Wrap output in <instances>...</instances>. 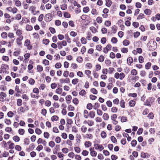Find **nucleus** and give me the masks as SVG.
Masks as SVG:
<instances>
[{
	"instance_id": "nucleus-47",
	"label": "nucleus",
	"mask_w": 160,
	"mask_h": 160,
	"mask_svg": "<svg viewBox=\"0 0 160 160\" xmlns=\"http://www.w3.org/2000/svg\"><path fill=\"white\" fill-rule=\"evenodd\" d=\"M74 149L76 152L78 153H80L81 151L80 148L77 147H75L74 148Z\"/></svg>"
},
{
	"instance_id": "nucleus-61",
	"label": "nucleus",
	"mask_w": 160,
	"mask_h": 160,
	"mask_svg": "<svg viewBox=\"0 0 160 160\" xmlns=\"http://www.w3.org/2000/svg\"><path fill=\"white\" fill-rule=\"evenodd\" d=\"M62 151L63 153H67L68 152V149L66 148H64L62 149Z\"/></svg>"
},
{
	"instance_id": "nucleus-31",
	"label": "nucleus",
	"mask_w": 160,
	"mask_h": 160,
	"mask_svg": "<svg viewBox=\"0 0 160 160\" xmlns=\"http://www.w3.org/2000/svg\"><path fill=\"white\" fill-rule=\"evenodd\" d=\"M62 90L61 88H58L56 89V92L58 94H61L62 92Z\"/></svg>"
},
{
	"instance_id": "nucleus-16",
	"label": "nucleus",
	"mask_w": 160,
	"mask_h": 160,
	"mask_svg": "<svg viewBox=\"0 0 160 160\" xmlns=\"http://www.w3.org/2000/svg\"><path fill=\"white\" fill-rule=\"evenodd\" d=\"M128 63L129 65H131L132 63L133 62V60L132 58L129 57L127 59Z\"/></svg>"
},
{
	"instance_id": "nucleus-19",
	"label": "nucleus",
	"mask_w": 160,
	"mask_h": 160,
	"mask_svg": "<svg viewBox=\"0 0 160 160\" xmlns=\"http://www.w3.org/2000/svg\"><path fill=\"white\" fill-rule=\"evenodd\" d=\"M1 37L3 39H6L8 37V34L5 32H3L1 34Z\"/></svg>"
},
{
	"instance_id": "nucleus-59",
	"label": "nucleus",
	"mask_w": 160,
	"mask_h": 160,
	"mask_svg": "<svg viewBox=\"0 0 160 160\" xmlns=\"http://www.w3.org/2000/svg\"><path fill=\"white\" fill-rule=\"evenodd\" d=\"M104 59V58L102 55H101L98 58V61L101 62H103Z\"/></svg>"
},
{
	"instance_id": "nucleus-14",
	"label": "nucleus",
	"mask_w": 160,
	"mask_h": 160,
	"mask_svg": "<svg viewBox=\"0 0 160 160\" xmlns=\"http://www.w3.org/2000/svg\"><path fill=\"white\" fill-rule=\"evenodd\" d=\"M86 123L89 126H92L94 124V122L91 120H88Z\"/></svg>"
},
{
	"instance_id": "nucleus-10",
	"label": "nucleus",
	"mask_w": 160,
	"mask_h": 160,
	"mask_svg": "<svg viewBox=\"0 0 160 160\" xmlns=\"http://www.w3.org/2000/svg\"><path fill=\"white\" fill-rule=\"evenodd\" d=\"M30 57V54L29 53H27L25 54L24 55V57L25 59L23 61V62L24 61L25 62H28V59Z\"/></svg>"
},
{
	"instance_id": "nucleus-42",
	"label": "nucleus",
	"mask_w": 160,
	"mask_h": 160,
	"mask_svg": "<svg viewBox=\"0 0 160 160\" xmlns=\"http://www.w3.org/2000/svg\"><path fill=\"white\" fill-rule=\"evenodd\" d=\"M68 108L69 110L71 111H73L75 109L74 107L71 105H69L68 106Z\"/></svg>"
},
{
	"instance_id": "nucleus-36",
	"label": "nucleus",
	"mask_w": 160,
	"mask_h": 160,
	"mask_svg": "<svg viewBox=\"0 0 160 160\" xmlns=\"http://www.w3.org/2000/svg\"><path fill=\"white\" fill-rule=\"evenodd\" d=\"M86 93V92L84 90H82L79 93L80 95L82 96H84Z\"/></svg>"
},
{
	"instance_id": "nucleus-6",
	"label": "nucleus",
	"mask_w": 160,
	"mask_h": 160,
	"mask_svg": "<svg viewBox=\"0 0 160 160\" xmlns=\"http://www.w3.org/2000/svg\"><path fill=\"white\" fill-rule=\"evenodd\" d=\"M23 37L22 36H18L16 39V41L18 45H21L22 44L21 41L23 39Z\"/></svg>"
},
{
	"instance_id": "nucleus-29",
	"label": "nucleus",
	"mask_w": 160,
	"mask_h": 160,
	"mask_svg": "<svg viewBox=\"0 0 160 160\" xmlns=\"http://www.w3.org/2000/svg\"><path fill=\"white\" fill-rule=\"evenodd\" d=\"M81 41L82 44H85L87 43V40L86 39L82 37L81 39Z\"/></svg>"
},
{
	"instance_id": "nucleus-58",
	"label": "nucleus",
	"mask_w": 160,
	"mask_h": 160,
	"mask_svg": "<svg viewBox=\"0 0 160 160\" xmlns=\"http://www.w3.org/2000/svg\"><path fill=\"white\" fill-rule=\"evenodd\" d=\"M111 139L112 141L114 143H116L117 142V140L116 138H115V137H114V136H112L111 137Z\"/></svg>"
},
{
	"instance_id": "nucleus-15",
	"label": "nucleus",
	"mask_w": 160,
	"mask_h": 160,
	"mask_svg": "<svg viewBox=\"0 0 160 160\" xmlns=\"http://www.w3.org/2000/svg\"><path fill=\"white\" fill-rule=\"evenodd\" d=\"M83 115L84 117L85 118H87L89 116L88 112L87 110H85L83 111Z\"/></svg>"
},
{
	"instance_id": "nucleus-62",
	"label": "nucleus",
	"mask_w": 160,
	"mask_h": 160,
	"mask_svg": "<svg viewBox=\"0 0 160 160\" xmlns=\"http://www.w3.org/2000/svg\"><path fill=\"white\" fill-rule=\"evenodd\" d=\"M14 113L12 111H9L7 113V116L10 118L12 117Z\"/></svg>"
},
{
	"instance_id": "nucleus-34",
	"label": "nucleus",
	"mask_w": 160,
	"mask_h": 160,
	"mask_svg": "<svg viewBox=\"0 0 160 160\" xmlns=\"http://www.w3.org/2000/svg\"><path fill=\"white\" fill-rule=\"evenodd\" d=\"M22 104V101L21 99H18L17 100V105L20 106Z\"/></svg>"
},
{
	"instance_id": "nucleus-35",
	"label": "nucleus",
	"mask_w": 160,
	"mask_h": 160,
	"mask_svg": "<svg viewBox=\"0 0 160 160\" xmlns=\"http://www.w3.org/2000/svg\"><path fill=\"white\" fill-rule=\"evenodd\" d=\"M101 137L103 138H105L106 137L107 134L106 132L104 131L102 132L101 133Z\"/></svg>"
},
{
	"instance_id": "nucleus-57",
	"label": "nucleus",
	"mask_w": 160,
	"mask_h": 160,
	"mask_svg": "<svg viewBox=\"0 0 160 160\" xmlns=\"http://www.w3.org/2000/svg\"><path fill=\"white\" fill-rule=\"evenodd\" d=\"M8 37L11 39L14 38V36L13 33L11 32H9L8 34Z\"/></svg>"
},
{
	"instance_id": "nucleus-8",
	"label": "nucleus",
	"mask_w": 160,
	"mask_h": 160,
	"mask_svg": "<svg viewBox=\"0 0 160 160\" xmlns=\"http://www.w3.org/2000/svg\"><path fill=\"white\" fill-rule=\"evenodd\" d=\"M89 150L90 152V154L92 157H95L97 155V153L94 150V148H89Z\"/></svg>"
},
{
	"instance_id": "nucleus-41",
	"label": "nucleus",
	"mask_w": 160,
	"mask_h": 160,
	"mask_svg": "<svg viewBox=\"0 0 160 160\" xmlns=\"http://www.w3.org/2000/svg\"><path fill=\"white\" fill-rule=\"evenodd\" d=\"M131 73L132 75H136L137 74L138 72L135 69H132L131 72Z\"/></svg>"
},
{
	"instance_id": "nucleus-64",
	"label": "nucleus",
	"mask_w": 160,
	"mask_h": 160,
	"mask_svg": "<svg viewBox=\"0 0 160 160\" xmlns=\"http://www.w3.org/2000/svg\"><path fill=\"white\" fill-rule=\"evenodd\" d=\"M35 132L38 135H40L42 133L41 130L39 128H37L35 130Z\"/></svg>"
},
{
	"instance_id": "nucleus-26",
	"label": "nucleus",
	"mask_w": 160,
	"mask_h": 160,
	"mask_svg": "<svg viewBox=\"0 0 160 160\" xmlns=\"http://www.w3.org/2000/svg\"><path fill=\"white\" fill-rule=\"evenodd\" d=\"M29 83L31 85H33L35 83L34 80L32 78H30L28 80Z\"/></svg>"
},
{
	"instance_id": "nucleus-27",
	"label": "nucleus",
	"mask_w": 160,
	"mask_h": 160,
	"mask_svg": "<svg viewBox=\"0 0 160 160\" xmlns=\"http://www.w3.org/2000/svg\"><path fill=\"white\" fill-rule=\"evenodd\" d=\"M102 118L103 119L105 120H108L109 118V116L107 113H104L103 115Z\"/></svg>"
},
{
	"instance_id": "nucleus-44",
	"label": "nucleus",
	"mask_w": 160,
	"mask_h": 160,
	"mask_svg": "<svg viewBox=\"0 0 160 160\" xmlns=\"http://www.w3.org/2000/svg\"><path fill=\"white\" fill-rule=\"evenodd\" d=\"M121 107L124 108H125V102L123 100H122L120 102Z\"/></svg>"
},
{
	"instance_id": "nucleus-9",
	"label": "nucleus",
	"mask_w": 160,
	"mask_h": 160,
	"mask_svg": "<svg viewBox=\"0 0 160 160\" xmlns=\"http://www.w3.org/2000/svg\"><path fill=\"white\" fill-rule=\"evenodd\" d=\"M35 10L36 8L33 6H31L29 8V10L31 11L33 15H35L37 13Z\"/></svg>"
},
{
	"instance_id": "nucleus-1",
	"label": "nucleus",
	"mask_w": 160,
	"mask_h": 160,
	"mask_svg": "<svg viewBox=\"0 0 160 160\" xmlns=\"http://www.w3.org/2000/svg\"><path fill=\"white\" fill-rule=\"evenodd\" d=\"M8 67V65L5 64H2L0 68V73H6L7 72V68Z\"/></svg>"
},
{
	"instance_id": "nucleus-50",
	"label": "nucleus",
	"mask_w": 160,
	"mask_h": 160,
	"mask_svg": "<svg viewBox=\"0 0 160 160\" xmlns=\"http://www.w3.org/2000/svg\"><path fill=\"white\" fill-rule=\"evenodd\" d=\"M90 91L93 94H96L98 93L97 90L94 88H92L91 89Z\"/></svg>"
},
{
	"instance_id": "nucleus-21",
	"label": "nucleus",
	"mask_w": 160,
	"mask_h": 160,
	"mask_svg": "<svg viewBox=\"0 0 160 160\" xmlns=\"http://www.w3.org/2000/svg\"><path fill=\"white\" fill-rule=\"evenodd\" d=\"M18 132L20 135H23L25 133V130L24 129L20 128L18 131Z\"/></svg>"
},
{
	"instance_id": "nucleus-5",
	"label": "nucleus",
	"mask_w": 160,
	"mask_h": 160,
	"mask_svg": "<svg viewBox=\"0 0 160 160\" xmlns=\"http://www.w3.org/2000/svg\"><path fill=\"white\" fill-rule=\"evenodd\" d=\"M52 19V15L51 13L47 14L45 16V20L46 22H49Z\"/></svg>"
},
{
	"instance_id": "nucleus-60",
	"label": "nucleus",
	"mask_w": 160,
	"mask_h": 160,
	"mask_svg": "<svg viewBox=\"0 0 160 160\" xmlns=\"http://www.w3.org/2000/svg\"><path fill=\"white\" fill-rule=\"evenodd\" d=\"M144 15L143 13H140L137 17L138 19H140L144 18Z\"/></svg>"
},
{
	"instance_id": "nucleus-52",
	"label": "nucleus",
	"mask_w": 160,
	"mask_h": 160,
	"mask_svg": "<svg viewBox=\"0 0 160 160\" xmlns=\"http://www.w3.org/2000/svg\"><path fill=\"white\" fill-rule=\"evenodd\" d=\"M118 108L116 107H113L111 109V111L113 113H116L117 112Z\"/></svg>"
},
{
	"instance_id": "nucleus-38",
	"label": "nucleus",
	"mask_w": 160,
	"mask_h": 160,
	"mask_svg": "<svg viewBox=\"0 0 160 160\" xmlns=\"http://www.w3.org/2000/svg\"><path fill=\"white\" fill-rule=\"evenodd\" d=\"M129 105L130 107H134L135 104V102L133 100H131L129 102Z\"/></svg>"
},
{
	"instance_id": "nucleus-45",
	"label": "nucleus",
	"mask_w": 160,
	"mask_h": 160,
	"mask_svg": "<svg viewBox=\"0 0 160 160\" xmlns=\"http://www.w3.org/2000/svg\"><path fill=\"white\" fill-rule=\"evenodd\" d=\"M79 81V80L78 78H75L73 79L72 81V83L73 85L76 84Z\"/></svg>"
},
{
	"instance_id": "nucleus-40",
	"label": "nucleus",
	"mask_w": 160,
	"mask_h": 160,
	"mask_svg": "<svg viewBox=\"0 0 160 160\" xmlns=\"http://www.w3.org/2000/svg\"><path fill=\"white\" fill-rule=\"evenodd\" d=\"M96 49L99 51H101L102 47L101 45H98L96 46Z\"/></svg>"
},
{
	"instance_id": "nucleus-11",
	"label": "nucleus",
	"mask_w": 160,
	"mask_h": 160,
	"mask_svg": "<svg viewBox=\"0 0 160 160\" xmlns=\"http://www.w3.org/2000/svg\"><path fill=\"white\" fill-rule=\"evenodd\" d=\"M7 143L9 144V147L10 149H12L14 148L15 145L14 143L12 142L11 141H9Z\"/></svg>"
},
{
	"instance_id": "nucleus-3",
	"label": "nucleus",
	"mask_w": 160,
	"mask_h": 160,
	"mask_svg": "<svg viewBox=\"0 0 160 160\" xmlns=\"http://www.w3.org/2000/svg\"><path fill=\"white\" fill-rule=\"evenodd\" d=\"M30 41L29 40L26 39L24 42V45L25 46L27 47V48L28 50H31L32 48V46L30 45Z\"/></svg>"
},
{
	"instance_id": "nucleus-2",
	"label": "nucleus",
	"mask_w": 160,
	"mask_h": 160,
	"mask_svg": "<svg viewBox=\"0 0 160 160\" xmlns=\"http://www.w3.org/2000/svg\"><path fill=\"white\" fill-rule=\"evenodd\" d=\"M94 146L96 150H99L100 151H101L104 148L102 144L96 143L94 144Z\"/></svg>"
},
{
	"instance_id": "nucleus-63",
	"label": "nucleus",
	"mask_w": 160,
	"mask_h": 160,
	"mask_svg": "<svg viewBox=\"0 0 160 160\" xmlns=\"http://www.w3.org/2000/svg\"><path fill=\"white\" fill-rule=\"evenodd\" d=\"M96 21L98 23H102V18L100 17H98L96 19Z\"/></svg>"
},
{
	"instance_id": "nucleus-24",
	"label": "nucleus",
	"mask_w": 160,
	"mask_h": 160,
	"mask_svg": "<svg viewBox=\"0 0 160 160\" xmlns=\"http://www.w3.org/2000/svg\"><path fill=\"white\" fill-rule=\"evenodd\" d=\"M89 117L92 118H93L95 116V113L93 111H90L89 112Z\"/></svg>"
},
{
	"instance_id": "nucleus-12",
	"label": "nucleus",
	"mask_w": 160,
	"mask_h": 160,
	"mask_svg": "<svg viewBox=\"0 0 160 160\" xmlns=\"http://www.w3.org/2000/svg\"><path fill=\"white\" fill-rule=\"evenodd\" d=\"M72 98V97L70 95H68L66 97L65 99L67 101V103L69 104L71 102Z\"/></svg>"
},
{
	"instance_id": "nucleus-32",
	"label": "nucleus",
	"mask_w": 160,
	"mask_h": 160,
	"mask_svg": "<svg viewBox=\"0 0 160 160\" xmlns=\"http://www.w3.org/2000/svg\"><path fill=\"white\" fill-rule=\"evenodd\" d=\"M4 121V122L8 125L11 124L12 122L10 120L7 118L5 119Z\"/></svg>"
},
{
	"instance_id": "nucleus-49",
	"label": "nucleus",
	"mask_w": 160,
	"mask_h": 160,
	"mask_svg": "<svg viewBox=\"0 0 160 160\" xmlns=\"http://www.w3.org/2000/svg\"><path fill=\"white\" fill-rule=\"evenodd\" d=\"M22 31L20 29H17L16 32V35L19 36H21V35L22 34Z\"/></svg>"
},
{
	"instance_id": "nucleus-13",
	"label": "nucleus",
	"mask_w": 160,
	"mask_h": 160,
	"mask_svg": "<svg viewBox=\"0 0 160 160\" xmlns=\"http://www.w3.org/2000/svg\"><path fill=\"white\" fill-rule=\"evenodd\" d=\"M90 30L92 33H95L98 32L97 29L95 27L92 26L90 28Z\"/></svg>"
},
{
	"instance_id": "nucleus-54",
	"label": "nucleus",
	"mask_w": 160,
	"mask_h": 160,
	"mask_svg": "<svg viewBox=\"0 0 160 160\" xmlns=\"http://www.w3.org/2000/svg\"><path fill=\"white\" fill-rule=\"evenodd\" d=\"M64 17L67 18H70L71 15L68 12H65L63 15Z\"/></svg>"
},
{
	"instance_id": "nucleus-39",
	"label": "nucleus",
	"mask_w": 160,
	"mask_h": 160,
	"mask_svg": "<svg viewBox=\"0 0 160 160\" xmlns=\"http://www.w3.org/2000/svg\"><path fill=\"white\" fill-rule=\"evenodd\" d=\"M106 0V5L108 7H110L111 4H112V2L111 0Z\"/></svg>"
},
{
	"instance_id": "nucleus-20",
	"label": "nucleus",
	"mask_w": 160,
	"mask_h": 160,
	"mask_svg": "<svg viewBox=\"0 0 160 160\" xmlns=\"http://www.w3.org/2000/svg\"><path fill=\"white\" fill-rule=\"evenodd\" d=\"M121 121L122 122H126L127 121V118L124 116H122L120 117Z\"/></svg>"
},
{
	"instance_id": "nucleus-53",
	"label": "nucleus",
	"mask_w": 160,
	"mask_h": 160,
	"mask_svg": "<svg viewBox=\"0 0 160 160\" xmlns=\"http://www.w3.org/2000/svg\"><path fill=\"white\" fill-rule=\"evenodd\" d=\"M111 41L112 43H116L118 42V40L116 38L113 37L112 38Z\"/></svg>"
},
{
	"instance_id": "nucleus-18",
	"label": "nucleus",
	"mask_w": 160,
	"mask_h": 160,
	"mask_svg": "<svg viewBox=\"0 0 160 160\" xmlns=\"http://www.w3.org/2000/svg\"><path fill=\"white\" fill-rule=\"evenodd\" d=\"M15 2V4L17 7H20L21 5V2L19 0H14Z\"/></svg>"
},
{
	"instance_id": "nucleus-23",
	"label": "nucleus",
	"mask_w": 160,
	"mask_h": 160,
	"mask_svg": "<svg viewBox=\"0 0 160 160\" xmlns=\"http://www.w3.org/2000/svg\"><path fill=\"white\" fill-rule=\"evenodd\" d=\"M32 26L29 25H27L26 27V29L28 31H30L32 29Z\"/></svg>"
},
{
	"instance_id": "nucleus-46",
	"label": "nucleus",
	"mask_w": 160,
	"mask_h": 160,
	"mask_svg": "<svg viewBox=\"0 0 160 160\" xmlns=\"http://www.w3.org/2000/svg\"><path fill=\"white\" fill-rule=\"evenodd\" d=\"M29 139L28 138H26L24 139V144L25 145H28L29 143Z\"/></svg>"
},
{
	"instance_id": "nucleus-33",
	"label": "nucleus",
	"mask_w": 160,
	"mask_h": 160,
	"mask_svg": "<svg viewBox=\"0 0 160 160\" xmlns=\"http://www.w3.org/2000/svg\"><path fill=\"white\" fill-rule=\"evenodd\" d=\"M72 102L76 105H78L79 103V101L77 98H74Z\"/></svg>"
},
{
	"instance_id": "nucleus-28",
	"label": "nucleus",
	"mask_w": 160,
	"mask_h": 160,
	"mask_svg": "<svg viewBox=\"0 0 160 160\" xmlns=\"http://www.w3.org/2000/svg\"><path fill=\"white\" fill-rule=\"evenodd\" d=\"M13 140L16 142H18L20 141V138L18 136H15L13 137Z\"/></svg>"
},
{
	"instance_id": "nucleus-43",
	"label": "nucleus",
	"mask_w": 160,
	"mask_h": 160,
	"mask_svg": "<svg viewBox=\"0 0 160 160\" xmlns=\"http://www.w3.org/2000/svg\"><path fill=\"white\" fill-rule=\"evenodd\" d=\"M87 130V128L85 126L83 125L82 126L81 128V130L82 132H85Z\"/></svg>"
},
{
	"instance_id": "nucleus-37",
	"label": "nucleus",
	"mask_w": 160,
	"mask_h": 160,
	"mask_svg": "<svg viewBox=\"0 0 160 160\" xmlns=\"http://www.w3.org/2000/svg\"><path fill=\"white\" fill-rule=\"evenodd\" d=\"M125 74L123 72H121L120 73L119 79L121 80H122L125 77Z\"/></svg>"
},
{
	"instance_id": "nucleus-30",
	"label": "nucleus",
	"mask_w": 160,
	"mask_h": 160,
	"mask_svg": "<svg viewBox=\"0 0 160 160\" xmlns=\"http://www.w3.org/2000/svg\"><path fill=\"white\" fill-rule=\"evenodd\" d=\"M151 66V63L150 62L147 63L145 65V68L148 69L150 68Z\"/></svg>"
},
{
	"instance_id": "nucleus-17",
	"label": "nucleus",
	"mask_w": 160,
	"mask_h": 160,
	"mask_svg": "<svg viewBox=\"0 0 160 160\" xmlns=\"http://www.w3.org/2000/svg\"><path fill=\"white\" fill-rule=\"evenodd\" d=\"M51 120L52 122L57 121L58 120V117L56 115L53 116L51 117Z\"/></svg>"
},
{
	"instance_id": "nucleus-55",
	"label": "nucleus",
	"mask_w": 160,
	"mask_h": 160,
	"mask_svg": "<svg viewBox=\"0 0 160 160\" xmlns=\"http://www.w3.org/2000/svg\"><path fill=\"white\" fill-rule=\"evenodd\" d=\"M38 71L41 72L43 70V68L41 65H38L37 68Z\"/></svg>"
},
{
	"instance_id": "nucleus-7",
	"label": "nucleus",
	"mask_w": 160,
	"mask_h": 160,
	"mask_svg": "<svg viewBox=\"0 0 160 160\" xmlns=\"http://www.w3.org/2000/svg\"><path fill=\"white\" fill-rule=\"evenodd\" d=\"M59 82L61 84H62L64 83H68L70 82V79L68 78H66L65 79L64 78H61L59 79Z\"/></svg>"
},
{
	"instance_id": "nucleus-22",
	"label": "nucleus",
	"mask_w": 160,
	"mask_h": 160,
	"mask_svg": "<svg viewBox=\"0 0 160 160\" xmlns=\"http://www.w3.org/2000/svg\"><path fill=\"white\" fill-rule=\"evenodd\" d=\"M84 145L85 147L88 148L92 145V143L90 141H86L85 142Z\"/></svg>"
},
{
	"instance_id": "nucleus-56",
	"label": "nucleus",
	"mask_w": 160,
	"mask_h": 160,
	"mask_svg": "<svg viewBox=\"0 0 160 160\" xmlns=\"http://www.w3.org/2000/svg\"><path fill=\"white\" fill-rule=\"evenodd\" d=\"M56 142L58 143H59L61 141V139L59 137H57L55 139Z\"/></svg>"
},
{
	"instance_id": "nucleus-51",
	"label": "nucleus",
	"mask_w": 160,
	"mask_h": 160,
	"mask_svg": "<svg viewBox=\"0 0 160 160\" xmlns=\"http://www.w3.org/2000/svg\"><path fill=\"white\" fill-rule=\"evenodd\" d=\"M48 145L50 147L52 148L55 146V143L53 141H51L49 142Z\"/></svg>"
},
{
	"instance_id": "nucleus-4",
	"label": "nucleus",
	"mask_w": 160,
	"mask_h": 160,
	"mask_svg": "<svg viewBox=\"0 0 160 160\" xmlns=\"http://www.w3.org/2000/svg\"><path fill=\"white\" fill-rule=\"evenodd\" d=\"M154 99L152 97H149L144 102V104L148 106H151V103H152V102H153Z\"/></svg>"
},
{
	"instance_id": "nucleus-48",
	"label": "nucleus",
	"mask_w": 160,
	"mask_h": 160,
	"mask_svg": "<svg viewBox=\"0 0 160 160\" xmlns=\"http://www.w3.org/2000/svg\"><path fill=\"white\" fill-rule=\"evenodd\" d=\"M45 104L46 106L49 107L51 106V101L49 100H47L45 101Z\"/></svg>"
},
{
	"instance_id": "nucleus-25",
	"label": "nucleus",
	"mask_w": 160,
	"mask_h": 160,
	"mask_svg": "<svg viewBox=\"0 0 160 160\" xmlns=\"http://www.w3.org/2000/svg\"><path fill=\"white\" fill-rule=\"evenodd\" d=\"M144 12L147 15H150L151 13V11L149 9H147L144 10Z\"/></svg>"
}]
</instances>
